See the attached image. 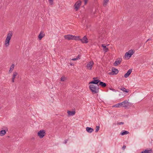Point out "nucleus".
Here are the masks:
<instances>
[{
	"label": "nucleus",
	"instance_id": "f257e3e1",
	"mask_svg": "<svg viewBox=\"0 0 153 153\" xmlns=\"http://www.w3.org/2000/svg\"><path fill=\"white\" fill-rule=\"evenodd\" d=\"M89 88L93 94L97 93L99 91V85L96 86L93 85H91L89 86Z\"/></svg>",
	"mask_w": 153,
	"mask_h": 153
},
{
	"label": "nucleus",
	"instance_id": "f03ea898",
	"mask_svg": "<svg viewBox=\"0 0 153 153\" xmlns=\"http://www.w3.org/2000/svg\"><path fill=\"white\" fill-rule=\"evenodd\" d=\"M81 1H78L75 4L74 7V9L76 11H77L78 10L80 6L81 5Z\"/></svg>",
	"mask_w": 153,
	"mask_h": 153
},
{
	"label": "nucleus",
	"instance_id": "7ed1b4c3",
	"mask_svg": "<svg viewBox=\"0 0 153 153\" xmlns=\"http://www.w3.org/2000/svg\"><path fill=\"white\" fill-rule=\"evenodd\" d=\"M98 77H94L93 78V79L90 82H89V84H96L97 85H99L98 83H99L100 82V80L99 79H97Z\"/></svg>",
	"mask_w": 153,
	"mask_h": 153
},
{
	"label": "nucleus",
	"instance_id": "20e7f679",
	"mask_svg": "<svg viewBox=\"0 0 153 153\" xmlns=\"http://www.w3.org/2000/svg\"><path fill=\"white\" fill-rule=\"evenodd\" d=\"M45 135V131L44 130H40L38 133V135L40 138H42Z\"/></svg>",
	"mask_w": 153,
	"mask_h": 153
},
{
	"label": "nucleus",
	"instance_id": "39448f33",
	"mask_svg": "<svg viewBox=\"0 0 153 153\" xmlns=\"http://www.w3.org/2000/svg\"><path fill=\"white\" fill-rule=\"evenodd\" d=\"M134 53V51H133L131 50L129 51L128 52L126 53H125V58L128 57V59Z\"/></svg>",
	"mask_w": 153,
	"mask_h": 153
},
{
	"label": "nucleus",
	"instance_id": "423d86ee",
	"mask_svg": "<svg viewBox=\"0 0 153 153\" xmlns=\"http://www.w3.org/2000/svg\"><path fill=\"white\" fill-rule=\"evenodd\" d=\"M118 70L114 68H112V71L109 73V74L111 75H116L118 73Z\"/></svg>",
	"mask_w": 153,
	"mask_h": 153
},
{
	"label": "nucleus",
	"instance_id": "0eeeda50",
	"mask_svg": "<svg viewBox=\"0 0 153 153\" xmlns=\"http://www.w3.org/2000/svg\"><path fill=\"white\" fill-rule=\"evenodd\" d=\"M94 62L93 61H90L88 63L87 65V69H88L89 70H91L92 69V68L94 65Z\"/></svg>",
	"mask_w": 153,
	"mask_h": 153
},
{
	"label": "nucleus",
	"instance_id": "6e6552de",
	"mask_svg": "<svg viewBox=\"0 0 153 153\" xmlns=\"http://www.w3.org/2000/svg\"><path fill=\"white\" fill-rule=\"evenodd\" d=\"M79 40H80L82 43H87L88 42V39L86 36H84L82 39L80 38Z\"/></svg>",
	"mask_w": 153,
	"mask_h": 153
},
{
	"label": "nucleus",
	"instance_id": "1a4fd4ad",
	"mask_svg": "<svg viewBox=\"0 0 153 153\" xmlns=\"http://www.w3.org/2000/svg\"><path fill=\"white\" fill-rule=\"evenodd\" d=\"M122 59L121 58H118L117 59L114 64L115 66H117L120 64L121 62Z\"/></svg>",
	"mask_w": 153,
	"mask_h": 153
},
{
	"label": "nucleus",
	"instance_id": "9d476101",
	"mask_svg": "<svg viewBox=\"0 0 153 153\" xmlns=\"http://www.w3.org/2000/svg\"><path fill=\"white\" fill-rule=\"evenodd\" d=\"M13 33L11 32H10L9 33L7 34V37L6 40L7 41H10L11 39V37L12 36Z\"/></svg>",
	"mask_w": 153,
	"mask_h": 153
},
{
	"label": "nucleus",
	"instance_id": "9b49d317",
	"mask_svg": "<svg viewBox=\"0 0 153 153\" xmlns=\"http://www.w3.org/2000/svg\"><path fill=\"white\" fill-rule=\"evenodd\" d=\"M73 35H68L64 36V38L68 40H73Z\"/></svg>",
	"mask_w": 153,
	"mask_h": 153
},
{
	"label": "nucleus",
	"instance_id": "f8f14e48",
	"mask_svg": "<svg viewBox=\"0 0 153 153\" xmlns=\"http://www.w3.org/2000/svg\"><path fill=\"white\" fill-rule=\"evenodd\" d=\"M131 72L132 69H130L124 75V77L125 78L128 77L129 76V75L131 74Z\"/></svg>",
	"mask_w": 153,
	"mask_h": 153
},
{
	"label": "nucleus",
	"instance_id": "ddd939ff",
	"mask_svg": "<svg viewBox=\"0 0 153 153\" xmlns=\"http://www.w3.org/2000/svg\"><path fill=\"white\" fill-rule=\"evenodd\" d=\"M122 104H123L122 106L123 107H124L125 108L127 107L128 106V105L129 102L127 100H125L122 102Z\"/></svg>",
	"mask_w": 153,
	"mask_h": 153
},
{
	"label": "nucleus",
	"instance_id": "4468645a",
	"mask_svg": "<svg viewBox=\"0 0 153 153\" xmlns=\"http://www.w3.org/2000/svg\"><path fill=\"white\" fill-rule=\"evenodd\" d=\"M45 36V34L44 33V32L42 31H41L38 36L39 39L40 40H41Z\"/></svg>",
	"mask_w": 153,
	"mask_h": 153
},
{
	"label": "nucleus",
	"instance_id": "2eb2a0df",
	"mask_svg": "<svg viewBox=\"0 0 153 153\" xmlns=\"http://www.w3.org/2000/svg\"><path fill=\"white\" fill-rule=\"evenodd\" d=\"M102 46L103 48V50L105 53L107 52L108 51V48L106 47V46L105 44H102Z\"/></svg>",
	"mask_w": 153,
	"mask_h": 153
},
{
	"label": "nucleus",
	"instance_id": "dca6fc26",
	"mask_svg": "<svg viewBox=\"0 0 153 153\" xmlns=\"http://www.w3.org/2000/svg\"><path fill=\"white\" fill-rule=\"evenodd\" d=\"M94 129L90 127H87L86 128V131L88 132L91 133L94 131Z\"/></svg>",
	"mask_w": 153,
	"mask_h": 153
},
{
	"label": "nucleus",
	"instance_id": "f3484780",
	"mask_svg": "<svg viewBox=\"0 0 153 153\" xmlns=\"http://www.w3.org/2000/svg\"><path fill=\"white\" fill-rule=\"evenodd\" d=\"M99 85H100L102 87H105L106 86V84L105 83L100 81L99 84Z\"/></svg>",
	"mask_w": 153,
	"mask_h": 153
},
{
	"label": "nucleus",
	"instance_id": "a211bd4d",
	"mask_svg": "<svg viewBox=\"0 0 153 153\" xmlns=\"http://www.w3.org/2000/svg\"><path fill=\"white\" fill-rule=\"evenodd\" d=\"M18 74L16 72H14L13 73V76L12 78V82H14V79L15 78L16 76Z\"/></svg>",
	"mask_w": 153,
	"mask_h": 153
},
{
	"label": "nucleus",
	"instance_id": "6ab92c4d",
	"mask_svg": "<svg viewBox=\"0 0 153 153\" xmlns=\"http://www.w3.org/2000/svg\"><path fill=\"white\" fill-rule=\"evenodd\" d=\"M68 114L69 115L73 116L75 114V111H68L67 112Z\"/></svg>",
	"mask_w": 153,
	"mask_h": 153
},
{
	"label": "nucleus",
	"instance_id": "aec40b11",
	"mask_svg": "<svg viewBox=\"0 0 153 153\" xmlns=\"http://www.w3.org/2000/svg\"><path fill=\"white\" fill-rule=\"evenodd\" d=\"M152 149L150 150H145L144 151L140 153H152Z\"/></svg>",
	"mask_w": 153,
	"mask_h": 153
},
{
	"label": "nucleus",
	"instance_id": "412c9836",
	"mask_svg": "<svg viewBox=\"0 0 153 153\" xmlns=\"http://www.w3.org/2000/svg\"><path fill=\"white\" fill-rule=\"evenodd\" d=\"M129 132L128 131H125V130H123L121 132V134L122 135H124L125 134H129Z\"/></svg>",
	"mask_w": 153,
	"mask_h": 153
},
{
	"label": "nucleus",
	"instance_id": "4be33fe9",
	"mask_svg": "<svg viewBox=\"0 0 153 153\" xmlns=\"http://www.w3.org/2000/svg\"><path fill=\"white\" fill-rule=\"evenodd\" d=\"M80 39V36H76L73 35V40H79Z\"/></svg>",
	"mask_w": 153,
	"mask_h": 153
},
{
	"label": "nucleus",
	"instance_id": "5701e85b",
	"mask_svg": "<svg viewBox=\"0 0 153 153\" xmlns=\"http://www.w3.org/2000/svg\"><path fill=\"white\" fill-rule=\"evenodd\" d=\"M123 105V104H122V102L120 103H118L115 105H114V106L115 107H120L121 106H122Z\"/></svg>",
	"mask_w": 153,
	"mask_h": 153
},
{
	"label": "nucleus",
	"instance_id": "b1692460",
	"mask_svg": "<svg viewBox=\"0 0 153 153\" xmlns=\"http://www.w3.org/2000/svg\"><path fill=\"white\" fill-rule=\"evenodd\" d=\"M14 64H12L10 67V69L9 71V73H11V72L14 69Z\"/></svg>",
	"mask_w": 153,
	"mask_h": 153
},
{
	"label": "nucleus",
	"instance_id": "393cba45",
	"mask_svg": "<svg viewBox=\"0 0 153 153\" xmlns=\"http://www.w3.org/2000/svg\"><path fill=\"white\" fill-rule=\"evenodd\" d=\"M6 133V131L4 130H2L0 131V135L3 136Z\"/></svg>",
	"mask_w": 153,
	"mask_h": 153
},
{
	"label": "nucleus",
	"instance_id": "a878e982",
	"mask_svg": "<svg viewBox=\"0 0 153 153\" xmlns=\"http://www.w3.org/2000/svg\"><path fill=\"white\" fill-rule=\"evenodd\" d=\"M120 89L123 91L124 92L128 93L129 91H127V90L126 89V88L124 87H121Z\"/></svg>",
	"mask_w": 153,
	"mask_h": 153
},
{
	"label": "nucleus",
	"instance_id": "bb28decb",
	"mask_svg": "<svg viewBox=\"0 0 153 153\" xmlns=\"http://www.w3.org/2000/svg\"><path fill=\"white\" fill-rule=\"evenodd\" d=\"M10 42L8 41L5 40V45L6 47H7L9 45Z\"/></svg>",
	"mask_w": 153,
	"mask_h": 153
},
{
	"label": "nucleus",
	"instance_id": "cd10ccee",
	"mask_svg": "<svg viewBox=\"0 0 153 153\" xmlns=\"http://www.w3.org/2000/svg\"><path fill=\"white\" fill-rule=\"evenodd\" d=\"M108 1L109 0H104L103 5L104 6H106L108 2Z\"/></svg>",
	"mask_w": 153,
	"mask_h": 153
},
{
	"label": "nucleus",
	"instance_id": "c85d7f7f",
	"mask_svg": "<svg viewBox=\"0 0 153 153\" xmlns=\"http://www.w3.org/2000/svg\"><path fill=\"white\" fill-rule=\"evenodd\" d=\"M100 127L99 126H97L95 130V132H97L100 129Z\"/></svg>",
	"mask_w": 153,
	"mask_h": 153
},
{
	"label": "nucleus",
	"instance_id": "c756f323",
	"mask_svg": "<svg viewBox=\"0 0 153 153\" xmlns=\"http://www.w3.org/2000/svg\"><path fill=\"white\" fill-rule=\"evenodd\" d=\"M65 80V77L64 76L62 77L61 78V80L62 81H64Z\"/></svg>",
	"mask_w": 153,
	"mask_h": 153
},
{
	"label": "nucleus",
	"instance_id": "7c9ffc66",
	"mask_svg": "<svg viewBox=\"0 0 153 153\" xmlns=\"http://www.w3.org/2000/svg\"><path fill=\"white\" fill-rule=\"evenodd\" d=\"M110 89L111 90H112L113 91H115V92H116L118 91V90H115V89H114L113 88H110Z\"/></svg>",
	"mask_w": 153,
	"mask_h": 153
},
{
	"label": "nucleus",
	"instance_id": "2f4dec72",
	"mask_svg": "<svg viewBox=\"0 0 153 153\" xmlns=\"http://www.w3.org/2000/svg\"><path fill=\"white\" fill-rule=\"evenodd\" d=\"M49 3L51 4H52L53 3V0H49Z\"/></svg>",
	"mask_w": 153,
	"mask_h": 153
},
{
	"label": "nucleus",
	"instance_id": "473e14b6",
	"mask_svg": "<svg viewBox=\"0 0 153 153\" xmlns=\"http://www.w3.org/2000/svg\"><path fill=\"white\" fill-rule=\"evenodd\" d=\"M126 146L125 145H123V147H122V149L123 150H124L126 148Z\"/></svg>",
	"mask_w": 153,
	"mask_h": 153
},
{
	"label": "nucleus",
	"instance_id": "72a5a7b5",
	"mask_svg": "<svg viewBox=\"0 0 153 153\" xmlns=\"http://www.w3.org/2000/svg\"><path fill=\"white\" fill-rule=\"evenodd\" d=\"M124 124V123L123 122H119V123H118L117 124L118 125H120L121 124Z\"/></svg>",
	"mask_w": 153,
	"mask_h": 153
},
{
	"label": "nucleus",
	"instance_id": "f704fd0d",
	"mask_svg": "<svg viewBox=\"0 0 153 153\" xmlns=\"http://www.w3.org/2000/svg\"><path fill=\"white\" fill-rule=\"evenodd\" d=\"M88 0H84L85 5L87 4Z\"/></svg>",
	"mask_w": 153,
	"mask_h": 153
},
{
	"label": "nucleus",
	"instance_id": "c9c22d12",
	"mask_svg": "<svg viewBox=\"0 0 153 153\" xmlns=\"http://www.w3.org/2000/svg\"><path fill=\"white\" fill-rule=\"evenodd\" d=\"M68 140H67V139H66L65 140V141L64 142V143L65 144H66L67 143V141H68Z\"/></svg>",
	"mask_w": 153,
	"mask_h": 153
},
{
	"label": "nucleus",
	"instance_id": "e433bc0d",
	"mask_svg": "<svg viewBox=\"0 0 153 153\" xmlns=\"http://www.w3.org/2000/svg\"><path fill=\"white\" fill-rule=\"evenodd\" d=\"M76 58L77 59V60L78 59H80V56L79 55H78V56L76 57Z\"/></svg>",
	"mask_w": 153,
	"mask_h": 153
},
{
	"label": "nucleus",
	"instance_id": "4c0bfd02",
	"mask_svg": "<svg viewBox=\"0 0 153 153\" xmlns=\"http://www.w3.org/2000/svg\"><path fill=\"white\" fill-rule=\"evenodd\" d=\"M77 60V59L76 58H74V59H72V60H73V61H75V60Z\"/></svg>",
	"mask_w": 153,
	"mask_h": 153
},
{
	"label": "nucleus",
	"instance_id": "58836bf2",
	"mask_svg": "<svg viewBox=\"0 0 153 153\" xmlns=\"http://www.w3.org/2000/svg\"><path fill=\"white\" fill-rule=\"evenodd\" d=\"M70 65H71V66H72L73 65H74L71 62L70 63Z\"/></svg>",
	"mask_w": 153,
	"mask_h": 153
},
{
	"label": "nucleus",
	"instance_id": "ea45409f",
	"mask_svg": "<svg viewBox=\"0 0 153 153\" xmlns=\"http://www.w3.org/2000/svg\"><path fill=\"white\" fill-rule=\"evenodd\" d=\"M151 40V39H148L147 40V41H146V42H147L148 41H149V40Z\"/></svg>",
	"mask_w": 153,
	"mask_h": 153
}]
</instances>
